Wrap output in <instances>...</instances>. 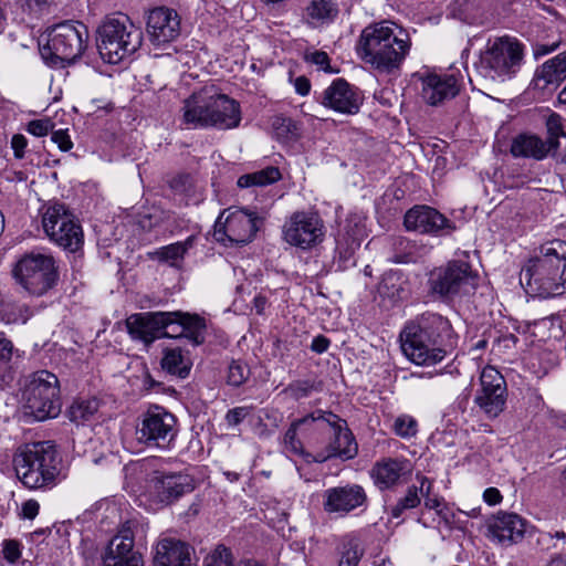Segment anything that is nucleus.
Returning <instances> with one entry per match:
<instances>
[{
	"mask_svg": "<svg viewBox=\"0 0 566 566\" xmlns=\"http://www.w3.org/2000/svg\"><path fill=\"white\" fill-rule=\"evenodd\" d=\"M337 13L336 4L329 0H310L304 17L310 24L317 25L333 21Z\"/></svg>",
	"mask_w": 566,
	"mask_h": 566,
	"instance_id": "obj_35",
	"label": "nucleus"
},
{
	"mask_svg": "<svg viewBox=\"0 0 566 566\" xmlns=\"http://www.w3.org/2000/svg\"><path fill=\"white\" fill-rule=\"evenodd\" d=\"M143 44V32L127 15L106 19L98 28L97 49L102 60L118 64L132 57Z\"/></svg>",
	"mask_w": 566,
	"mask_h": 566,
	"instance_id": "obj_6",
	"label": "nucleus"
},
{
	"mask_svg": "<svg viewBox=\"0 0 566 566\" xmlns=\"http://www.w3.org/2000/svg\"><path fill=\"white\" fill-rule=\"evenodd\" d=\"M402 292V281L398 272L389 271L382 275L378 285V293L381 296L396 301L401 298Z\"/></svg>",
	"mask_w": 566,
	"mask_h": 566,
	"instance_id": "obj_40",
	"label": "nucleus"
},
{
	"mask_svg": "<svg viewBox=\"0 0 566 566\" xmlns=\"http://www.w3.org/2000/svg\"><path fill=\"white\" fill-rule=\"evenodd\" d=\"M501 492L496 488H488L483 492V500L489 505H496L502 501Z\"/></svg>",
	"mask_w": 566,
	"mask_h": 566,
	"instance_id": "obj_60",
	"label": "nucleus"
},
{
	"mask_svg": "<svg viewBox=\"0 0 566 566\" xmlns=\"http://www.w3.org/2000/svg\"><path fill=\"white\" fill-rule=\"evenodd\" d=\"M313 386L308 381H294L284 388L283 392L289 395L294 400L306 398L312 392Z\"/></svg>",
	"mask_w": 566,
	"mask_h": 566,
	"instance_id": "obj_48",
	"label": "nucleus"
},
{
	"mask_svg": "<svg viewBox=\"0 0 566 566\" xmlns=\"http://www.w3.org/2000/svg\"><path fill=\"white\" fill-rule=\"evenodd\" d=\"M329 344L331 342L328 338L323 335H318L312 340L311 349L316 354H323L328 349Z\"/></svg>",
	"mask_w": 566,
	"mask_h": 566,
	"instance_id": "obj_59",
	"label": "nucleus"
},
{
	"mask_svg": "<svg viewBox=\"0 0 566 566\" xmlns=\"http://www.w3.org/2000/svg\"><path fill=\"white\" fill-rule=\"evenodd\" d=\"M392 428L400 438L410 439L418 432V422L411 416L401 415L396 418Z\"/></svg>",
	"mask_w": 566,
	"mask_h": 566,
	"instance_id": "obj_44",
	"label": "nucleus"
},
{
	"mask_svg": "<svg viewBox=\"0 0 566 566\" xmlns=\"http://www.w3.org/2000/svg\"><path fill=\"white\" fill-rule=\"evenodd\" d=\"M209 128L232 129L240 125L241 109L240 105L233 98L218 93L213 86H210V111Z\"/></svg>",
	"mask_w": 566,
	"mask_h": 566,
	"instance_id": "obj_25",
	"label": "nucleus"
},
{
	"mask_svg": "<svg viewBox=\"0 0 566 566\" xmlns=\"http://www.w3.org/2000/svg\"><path fill=\"white\" fill-rule=\"evenodd\" d=\"M103 566H144L142 555H130L129 558L115 562L113 557L108 558L106 565Z\"/></svg>",
	"mask_w": 566,
	"mask_h": 566,
	"instance_id": "obj_57",
	"label": "nucleus"
},
{
	"mask_svg": "<svg viewBox=\"0 0 566 566\" xmlns=\"http://www.w3.org/2000/svg\"><path fill=\"white\" fill-rule=\"evenodd\" d=\"M40 510V505L35 500H28L22 504V516L28 520H33Z\"/></svg>",
	"mask_w": 566,
	"mask_h": 566,
	"instance_id": "obj_58",
	"label": "nucleus"
},
{
	"mask_svg": "<svg viewBox=\"0 0 566 566\" xmlns=\"http://www.w3.org/2000/svg\"><path fill=\"white\" fill-rule=\"evenodd\" d=\"M134 533L130 525H123L119 532L109 541L103 555V565H106L108 558L113 557L115 562L129 558L130 555H140L134 549Z\"/></svg>",
	"mask_w": 566,
	"mask_h": 566,
	"instance_id": "obj_32",
	"label": "nucleus"
},
{
	"mask_svg": "<svg viewBox=\"0 0 566 566\" xmlns=\"http://www.w3.org/2000/svg\"><path fill=\"white\" fill-rule=\"evenodd\" d=\"M306 60L312 64L318 66L319 70L326 73H334L335 71L329 65V57L324 51H315L306 56Z\"/></svg>",
	"mask_w": 566,
	"mask_h": 566,
	"instance_id": "obj_53",
	"label": "nucleus"
},
{
	"mask_svg": "<svg viewBox=\"0 0 566 566\" xmlns=\"http://www.w3.org/2000/svg\"><path fill=\"white\" fill-rule=\"evenodd\" d=\"M252 407L242 406L235 407L226 413L224 420L229 428L239 426L248 416H250Z\"/></svg>",
	"mask_w": 566,
	"mask_h": 566,
	"instance_id": "obj_49",
	"label": "nucleus"
},
{
	"mask_svg": "<svg viewBox=\"0 0 566 566\" xmlns=\"http://www.w3.org/2000/svg\"><path fill=\"white\" fill-rule=\"evenodd\" d=\"M171 315L167 312H142L129 315L126 321V329L130 338L149 347L156 339L172 337L168 331V319Z\"/></svg>",
	"mask_w": 566,
	"mask_h": 566,
	"instance_id": "obj_17",
	"label": "nucleus"
},
{
	"mask_svg": "<svg viewBox=\"0 0 566 566\" xmlns=\"http://www.w3.org/2000/svg\"><path fill=\"white\" fill-rule=\"evenodd\" d=\"M411 474L409 460L405 458H381L377 460L370 471L369 476L377 489L380 491L391 490L408 479Z\"/></svg>",
	"mask_w": 566,
	"mask_h": 566,
	"instance_id": "obj_24",
	"label": "nucleus"
},
{
	"mask_svg": "<svg viewBox=\"0 0 566 566\" xmlns=\"http://www.w3.org/2000/svg\"><path fill=\"white\" fill-rule=\"evenodd\" d=\"M360 556L361 554L357 546L349 544L344 547L338 566H357L360 560Z\"/></svg>",
	"mask_w": 566,
	"mask_h": 566,
	"instance_id": "obj_52",
	"label": "nucleus"
},
{
	"mask_svg": "<svg viewBox=\"0 0 566 566\" xmlns=\"http://www.w3.org/2000/svg\"><path fill=\"white\" fill-rule=\"evenodd\" d=\"M206 566H234L230 549L218 546L207 558Z\"/></svg>",
	"mask_w": 566,
	"mask_h": 566,
	"instance_id": "obj_47",
	"label": "nucleus"
},
{
	"mask_svg": "<svg viewBox=\"0 0 566 566\" xmlns=\"http://www.w3.org/2000/svg\"><path fill=\"white\" fill-rule=\"evenodd\" d=\"M368 496L360 484L347 483L329 488L323 493V509L336 517H345L358 509H366Z\"/></svg>",
	"mask_w": 566,
	"mask_h": 566,
	"instance_id": "obj_18",
	"label": "nucleus"
},
{
	"mask_svg": "<svg viewBox=\"0 0 566 566\" xmlns=\"http://www.w3.org/2000/svg\"><path fill=\"white\" fill-rule=\"evenodd\" d=\"M146 32L155 46H165L180 35V17L178 12L165 6L148 11L146 17Z\"/></svg>",
	"mask_w": 566,
	"mask_h": 566,
	"instance_id": "obj_19",
	"label": "nucleus"
},
{
	"mask_svg": "<svg viewBox=\"0 0 566 566\" xmlns=\"http://www.w3.org/2000/svg\"><path fill=\"white\" fill-rule=\"evenodd\" d=\"M478 280V274L467 261L454 260L433 269L429 274L428 286L432 295L451 301L474 292Z\"/></svg>",
	"mask_w": 566,
	"mask_h": 566,
	"instance_id": "obj_10",
	"label": "nucleus"
},
{
	"mask_svg": "<svg viewBox=\"0 0 566 566\" xmlns=\"http://www.w3.org/2000/svg\"><path fill=\"white\" fill-rule=\"evenodd\" d=\"M210 87L205 86L185 99L181 125L187 129L209 128Z\"/></svg>",
	"mask_w": 566,
	"mask_h": 566,
	"instance_id": "obj_26",
	"label": "nucleus"
},
{
	"mask_svg": "<svg viewBox=\"0 0 566 566\" xmlns=\"http://www.w3.org/2000/svg\"><path fill=\"white\" fill-rule=\"evenodd\" d=\"M88 40L87 28L78 21H65L53 27L48 42L40 49L42 57L52 65L73 63L82 55Z\"/></svg>",
	"mask_w": 566,
	"mask_h": 566,
	"instance_id": "obj_8",
	"label": "nucleus"
},
{
	"mask_svg": "<svg viewBox=\"0 0 566 566\" xmlns=\"http://www.w3.org/2000/svg\"><path fill=\"white\" fill-rule=\"evenodd\" d=\"M161 367L170 375L186 378L190 373L191 363L180 348H167L164 350Z\"/></svg>",
	"mask_w": 566,
	"mask_h": 566,
	"instance_id": "obj_36",
	"label": "nucleus"
},
{
	"mask_svg": "<svg viewBox=\"0 0 566 566\" xmlns=\"http://www.w3.org/2000/svg\"><path fill=\"white\" fill-rule=\"evenodd\" d=\"M421 502L420 485H411L407 489L406 494L400 497L397 503L391 507V516L395 518L400 517L406 510L417 507Z\"/></svg>",
	"mask_w": 566,
	"mask_h": 566,
	"instance_id": "obj_42",
	"label": "nucleus"
},
{
	"mask_svg": "<svg viewBox=\"0 0 566 566\" xmlns=\"http://www.w3.org/2000/svg\"><path fill=\"white\" fill-rule=\"evenodd\" d=\"M281 177L279 168L269 166L259 171L242 175L239 177L237 185L240 188L265 187L279 181Z\"/></svg>",
	"mask_w": 566,
	"mask_h": 566,
	"instance_id": "obj_38",
	"label": "nucleus"
},
{
	"mask_svg": "<svg viewBox=\"0 0 566 566\" xmlns=\"http://www.w3.org/2000/svg\"><path fill=\"white\" fill-rule=\"evenodd\" d=\"M551 151L542 138L536 135L522 134L514 138L511 153L514 157H527L541 160Z\"/></svg>",
	"mask_w": 566,
	"mask_h": 566,
	"instance_id": "obj_33",
	"label": "nucleus"
},
{
	"mask_svg": "<svg viewBox=\"0 0 566 566\" xmlns=\"http://www.w3.org/2000/svg\"><path fill=\"white\" fill-rule=\"evenodd\" d=\"M25 413L36 421L56 417L61 411L57 377L39 370L30 376L22 392Z\"/></svg>",
	"mask_w": 566,
	"mask_h": 566,
	"instance_id": "obj_9",
	"label": "nucleus"
},
{
	"mask_svg": "<svg viewBox=\"0 0 566 566\" xmlns=\"http://www.w3.org/2000/svg\"><path fill=\"white\" fill-rule=\"evenodd\" d=\"M294 87L297 94L306 96L311 91V83L305 76H298L294 81Z\"/></svg>",
	"mask_w": 566,
	"mask_h": 566,
	"instance_id": "obj_61",
	"label": "nucleus"
},
{
	"mask_svg": "<svg viewBox=\"0 0 566 566\" xmlns=\"http://www.w3.org/2000/svg\"><path fill=\"white\" fill-rule=\"evenodd\" d=\"M42 224L48 237L66 250L74 252L83 244L81 226L62 205L49 207L43 214Z\"/></svg>",
	"mask_w": 566,
	"mask_h": 566,
	"instance_id": "obj_15",
	"label": "nucleus"
},
{
	"mask_svg": "<svg viewBox=\"0 0 566 566\" xmlns=\"http://www.w3.org/2000/svg\"><path fill=\"white\" fill-rule=\"evenodd\" d=\"M363 99L357 87L344 78H335L322 93L321 104L339 114L355 115L359 112Z\"/></svg>",
	"mask_w": 566,
	"mask_h": 566,
	"instance_id": "obj_21",
	"label": "nucleus"
},
{
	"mask_svg": "<svg viewBox=\"0 0 566 566\" xmlns=\"http://www.w3.org/2000/svg\"><path fill=\"white\" fill-rule=\"evenodd\" d=\"M520 280L541 297L562 294L566 287V241L554 239L543 243L539 254L522 268Z\"/></svg>",
	"mask_w": 566,
	"mask_h": 566,
	"instance_id": "obj_3",
	"label": "nucleus"
},
{
	"mask_svg": "<svg viewBox=\"0 0 566 566\" xmlns=\"http://www.w3.org/2000/svg\"><path fill=\"white\" fill-rule=\"evenodd\" d=\"M507 389L502 374L492 366L482 369L480 389L474 396V403L489 418L499 417L506 406Z\"/></svg>",
	"mask_w": 566,
	"mask_h": 566,
	"instance_id": "obj_16",
	"label": "nucleus"
},
{
	"mask_svg": "<svg viewBox=\"0 0 566 566\" xmlns=\"http://www.w3.org/2000/svg\"><path fill=\"white\" fill-rule=\"evenodd\" d=\"M530 524L516 513L499 512L488 521V531L492 541L510 546L523 541Z\"/></svg>",
	"mask_w": 566,
	"mask_h": 566,
	"instance_id": "obj_22",
	"label": "nucleus"
},
{
	"mask_svg": "<svg viewBox=\"0 0 566 566\" xmlns=\"http://www.w3.org/2000/svg\"><path fill=\"white\" fill-rule=\"evenodd\" d=\"M195 488L193 476L185 472L163 474L154 484L158 502L164 504H170L185 494L191 493Z\"/></svg>",
	"mask_w": 566,
	"mask_h": 566,
	"instance_id": "obj_27",
	"label": "nucleus"
},
{
	"mask_svg": "<svg viewBox=\"0 0 566 566\" xmlns=\"http://www.w3.org/2000/svg\"><path fill=\"white\" fill-rule=\"evenodd\" d=\"M250 370L248 366L240 361L233 360L228 368L227 381L229 385L239 387L249 378Z\"/></svg>",
	"mask_w": 566,
	"mask_h": 566,
	"instance_id": "obj_46",
	"label": "nucleus"
},
{
	"mask_svg": "<svg viewBox=\"0 0 566 566\" xmlns=\"http://www.w3.org/2000/svg\"><path fill=\"white\" fill-rule=\"evenodd\" d=\"M438 516H440L447 524L450 523V520L453 517V513L449 509L448 504L444 502L440 509L436 512Z\"/></svg>",
	"mask_w": 566,
	"mask_h": 566,
	"instance_id": "obj_64",
	"label": "nucleus"
},
{
	"mask_svg": "<svg viewBox=\"0 0 566 566\" xmlns=\"http://www.w3.org/2000/svg\"><path fill=\"white\" fill-rule=\"evenodd\" d=\"M566 78V51L546 61L535 72L533 83L539 90L556 88Z\"/></svg>",
	"mask_w": 566,
	"mask_h": 566,
	"instance_id": "obj_31",
	"label": "nucleus"
},
{
	"mask_svg": "<svg viewBox=\"0 0 566 566\" xmlns=\"http://www.w3.org/2000/svg\"><path fill=\"white\" fill-rule=\"evenodd\" d=\"M2 553L7 560L15 563L21 556L20 544L17 541H4Z\"/></svg>",
	"mask_w": 566,
	"mask_h": 566,
	"instance_id": "obj_55",
	"label": "nucleus"
},
{
	"mask_svg": "<svg viewBox=\"0 0 566 566\" xmlns=\"http://www.w3.org/2000/svg\"><path fill=\"white\" fill-rule=\"evenodd\" d=\"M545 536L557 541L553 545L554 548H559L562 551L563 547H566V533L564 531H556L554 534L547 533Z\"/></svg>",
	"mask_w": 566,
	"mask_h": 566,
	"instance_id": "obj_62",
	"label": "nucleus"
},
{
	"mask_svg": "<svg viewBox=\"0 0 566 566\" xmlns=\"http://www.w3.org/2000/svg\"><path fill=\"white\" fill-rule=\"evenodd\" d=\"M170 218L169 212L158 208H153L140 213L137 218V226L143 231H151L161 227Z\"/></svg>",
	"mask_w": 566,
	"mask_h": 566,
	"instance_id": "obj_41",
	"label": "nucleus"
},
{
	"mask_svg": "<svg viewBox=\"0 0 566 566\" xmlns=\"http://www.w3.org/2000/svg\"><path fill=\"white\" fill-rule=\"evenodd\" d=\"M546 128L548 138L545 143L549 145L551 150L556 149L559 146V137L565 136L563 118L558 114L552 113L546 119Z\"/></svg>",
	"mask_w": 566,
	"mask_h": 566,
	"instance_id": "obj_43",
	"label": "nucleus"
},
{
	"mask_svg": "<svg viewBox=\"0 0 566 566\" xmlns=\"http://www.w3.org/2000/svg\"><path fill=\"white\" fill-rule=\"evenodd\" d=\"M154 566H196L190 547L177 539L163 538L155 547Z\"/></svg>",
	"mask_w": 566,
	"mask_h": 566,
	"instance_id": "obj_29",
	"label": "nucleus"
},
{
	"mask_svg": "<svg viewBox=\"0 0 566 566\" xmlns=\"http://www.w3.org/2000/svg\"><path fill=\"white\" fill-rule=\"evenodd\" d=\"M319 431L328 434L331 441L325 450L318 453L317 461L339 458L344 461L355 458L358 453L357 442L348 429L347 422L329 411L318 410L316 418Z\"/></svg>",
	"mask_w": 566,
	"mask_h": 566,
	"instance_id": "obj_12",
	"label": "nucleus"
},
{
	"mask_svg": "<svg viewBox=\"0 0 566 566\" xmlns=\"http://www.w3.org/2000/svg\"><path fill=\"white\" fill-rule=\"evenodd\" d=\"M171 315L168 319V328H171L172 337H186L193 345H201L205 342L206 321L197 314H189L181 311L167 312Z\"/></svg>",
	"mask_w": 566,
	"mask_h": 566,
	"instance_id": "obj_28",
	"label": "nucleus"
},
{
	"mask_svg": "<svg viewBox=\"0 0 566 566\" xmlns=\"http://www.w3.org/2000/svg\"><path fill=\"white\" fill-rule=\"evenodd\" d=\"M417 480L420 482V494L424 497V506L437 512L444 503V499L438 495L431 496L432 482L428 478L418 475Z\"/></svg>",
	"mask_w": 566,
	"mask_h": 566,
	"instance_id": "obj_45",
	"label": "nucleus"
},
{
	"mask_svg": "<svg viewBox=\"0 0 566 566\" xmlns=\"http://www.w3.org/2000/svg\"><path fill=\"white\" fill-rule=\"evenodd\" d=\"M51 139L62 151H69L73 147V142L66 129H59L52 133Z\"/></svg>",
	"mask_w": 566,
	"mask_h": 566,
	"instance_id": "obj_54",
	"label": "nucleus"
},
{
	"mask_svg": "<svg viewBox=\"0 0 566 566\" xmlns=\"http://www.w3.org/2000/svg\"><path fill=\"white\" fill-rule=\"evenodd\" d=\"M223 211L214 223L213 237L224 245L247 244L252 241L259 230L262 219L248 210L229 211L222 221Z\"/></svg>",
	"mask_w": 566,
	"mask_h": 566,
	"instance_id": "obj_13",
	"label": "nucleus"
},
{
	"mask_svg": "<svg viewBox=\"0 0 566 566\" xmlns=\"http://www.w3.org/2000/svg\"><path fill=\"white\" fill-rule=\"evenodd\" d=\"M363 229L357 223L352 226L347 220L343 230L336 237L335 258L338 259V268L345 270L355 264L353 261L355 251L360 247Z\"/></svg>",
	"mask_w": 566,
	"mask_h": 566,
	"instance_id": "obj_30",
	"label": "nucleus"
},
{
	"mask_svg": "<svg viewBox=\"0 0 566 566\" xmlns=\"http://www.w3.org/2000/svg\"><path fill=\"white\" fill-rule=\"evenodd\" d=\"M283 239L292 247L308 250L324 239V222L311 211L294 212L283 226Z\"/></svg>",
	"mask_w": 566,
	"mask_h": 566,
	"instance_id": "obj_14",
	"label": "nucleus"
},
{
	"mask_svg": "<svg viewBox=\"0 0 566 566\" xmlns=\"http://www.w3.org/2000/svg\"><path fill=\"white\" fill-rule=\"evenodd\" d=\"M410 49L409 34L388 21L366 27L359 36V56L379 73L390 74L398 70Z\"/></svg>",
	"mask_w": 566,
	"mask_h": 566,
	"instance_id": "obj_2",
	"label": "nucleus"
},
{
	"mask_svg": "<svg viewBox=\"0 0 566 566\" xmlns=\"http://www.w3.org/2000/svg\"><path fill=\"white\" fill-rule=\"evenodd\" d=\"M524 61V45L510 36L489 41L474 63L476 73L486 81L503 83L513 78Z\"/></svg>",
	"mask_w": 566,
	"mask_h": 566,
	"instance_id": "obj_5",
	"label": "nucleus"
},
{
	"mask_svg": "<svg viewBox=\"0 0 566 566\" xmlns=\"http://www.w3.org/2000/svg\"><path fill=\"white\" fill-rule=\"evenodd\" d=\"M271 127L277 140L287 143L300 136V126L295 120L283 115H275L271 120Z\"/></svg>",
	"mask_w": 566,
	"mask_h": 566,
	"instance_id": "obj_39",
	"label": "nucleus"
},
{
	"mask_svg": "<svg viewBox=\"0 0 566 566\" xmlns=\"http://www.w3.org/2000/svg\"><path fill=\"white\" fill-rule=\"evenodd\" d=\"M400 340L408 360L418 366H432L452 353L458 336L447 317L426 312L406 324Z\"/></svg>",
	"mask_w": 566,
	"mask_h": 566,
	"instance_id": "obj_1",
	"label": "nucleus"
},
{
	"mask_svg": "<svg viewBox=\"0 0 566 566\" xmlns=\"http://www.w3.org/2000/svg\"><path fill=\"white\" fill-rule=\"evenodd\" d=\"M53 126L51 119H33L28 123L27 132L33 136L43 137L53 129Z\"/></svg>",
	"mask_w": 566,
	"mask_h": 566,
	"instance_id": "obj_50",
	"label": "nucleus"
},
{
	"mask_svg": "<svg viewBox=\"0 0 566 566\" xmlns=\"http://www.w3.org/2000/svg\"><path fill=\"white\" fill-rule=\"evenodd\" d=\"M99 409V401L96 398H80L73 401L67 410L69 419L76 423H85L94 419Z\"/></svg>",
	"mask_w": 566,
	"mask_h": 566,
	"instance_id": "obj_37",
	"label": "nucleus"
},
{
	"mask_svg": "<svg viewBox=\"0 0 566 566\" xmlns=\"http://www.w3.org/2000/svg\"><path fill=\"white\" fill-rule=\"evenodd\" d=\"M178 433L177 418L161 406L149 407L136 427V439L147 447L169 449Z\"/></svg>",
	"mask_w": 566,
	"mask_h": 566,
	"instance_id": "obj_11",
	"label": "nucleus"
},
{
	"mask_svg": "<svg viewBox=\"0 0 566 566\" xmlns=\"http://www.w3.org/2000/svg\"><path fill=\"white\" fill-rule=\"evenodd\" d=\"M407 230L428 234H449L454 226L442 213L428 206H416L407 211L403 219Z\"/></svg>",
	"mask_w": 566,
	"mask_h": 566,
	"instance_id": "obj_23",
	"label": "nucleus"
},
{
	"mask_svg": "<svg viewBox=\"0 0 566 566\" xmlns=\"http://www.w3.org/2000/svg\"><path fill=\"white\" fill-rule=\"evenodd\" d=\"M421 96L429 105H439L451 99L460 92L462 75L459 71L449 73L424 72L420 75Z\"/></svg>",
	"mask_w": 566,
	"mask_h": 566,
	"instance_id": "obj_20",
	"label": "nucleus"
},
{
	"mask_svg": "<svg viewBox=\"0 0 566 566\" xmlns=\"http://www.w3.org/2000/svg\"><path fill=\"white\" fill-rule=\"evenodd\" d=\"M557 48H558V43H556V42L551 44V45H548V44H536L535 48H534V55H535V57H541V56H544L546 54L552 53Z\"/></svg>",
	"mask_w": 566,
	"mask_h": 566,
	"instance_id": "obj_63",
	"label": "nucleus"
},
{
	"mask_svg": "<svg viewBox=\"0 0 566 566\" xmlns=\"http://www.w3.org/2000/svg\"><path fill=\"white\" fill-rule=\"evenodd\" d=\"M28 146V140L22 134H15L11 139V147L14 153V157L21 159L24 157V149Z\"/></svg>",
	"mask_w": 566,
	"mask_h": 566,
	"instance_id": "obj_56",
	"label": "nucleus"
},
{
	"mask_svg": "<svg viewBox=\"0 0 566 566\" xmlns=\"http://www.w3.org/2000/svg\"><path fill=\"white\" fill-rule=\"evenodd\" d=\"M318 418V410L311 412L303 418L296 419L292 421L290 427L287 428L284 439H283V447L284 450L292 454V455H302L304 452L303 443L297 438L298 430L302 429V424H316L317 426V419Z\"/></svg>",
	"mask_w": 566,
	"mask_h": 566,
	"instance_id": "obj_34",
	"label": "nucleus"
},
{
	"mask_svg": "<svg viewBox=\"0 0 566 566\" xmlns=\"http://www.w3.org/2000/svg\"><path fill=\"white\" fill-rule=\"evenodd\" d=\"M11 274L25 293L42 296L53 289L59 280L56 261L51 253L31 251L17 259Z\"/></svg>",
	"mask_w": 566,
	"mask_h": 566,
	"instance_id": "obj_7",
	"label": "nucleus"
},
{
	"mask_svg": "<svg viewBox=\"0 0 566 566\" xmlns=\"http://www.w3.org/2000/svg\"><path fill=\"white\" fill-rule=\"evenodd\" d=\"M61 459L51 441L28 443L13 455V468L20 482L30 490H51L59 483Z\"/></svg>",
	"mask_w": 566,
	"mask_h": 566,
	"instance_id": "obj_4",
	"label": "nucleus"
},
{
	"mask_svg": "<svg viewBox=\"0 0 566 566\" xmlns=\"http://www.w3.org/2000/svg\"><path fill=\"white\" fill-rule=\"evenodd\" d=\"M186 251L187 248L184 243H172L161 249L160 258L167 261H176L181 259Z\"/></svg>",
	"mask_w": 566,
	"mask_h": 566,
	"instance_id": "obj_51",
	"label": "nucleus"
}]
</instances>
